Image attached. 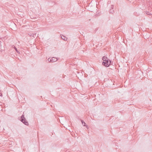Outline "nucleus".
<instances>
[{
  "label": "nucleus",
  "instance_id": "nucleus-1",
  "mask_svg": "<svg viewBox=\"0 0 152 152\" xmlns=\"http://www.w3.org/2000/svg\"><path fill=\"white\" fill-rule=\"evenodd\" d=\"M102 59L103 60L102 64L103 66L108 67L111 64V61L109 60L107 57L105 56H103Z\"/></svg>",
  "mask_w": 152,
  "mask_h": 152
},
{
  "label": "nucleus",
  "instance_id": "nucleus-2",
  "mask_svg": "<svg viewBox=\"0 0 152 152\" xmlns=\"http://www.w3.org/2000/svg\"><path fill=\"white\" fill-rule=\"evenodd\" d=\"M20 121L26 125H28V122L26 120L25 118L24 117V115L23 114L21 116Z\"/></svg>",
  "mask_w": 152,
  "mask_h": 152
},
{
  "label": "nucleus",
  "instance_id": "nucleus-3",
  "mask_svg": "<svg viewBox=\"0 0 152 152\" xmlns=\"http://www.w3.org/2000/svg\"><path fill=\"white\" fill-rule=\"evenodd\" d=\"M57 60V58H56L52 57L51 58H49L48 60L49 62H53L56 61Z\"/></svg>",
  "mask_w": 152,
  "mask_h": 152
},
{
  "label": "nucleus",
  "instance_id": "nucleus-4",
  "mask_svg": "<svg viewBox=\"0 0 152 152\" xmlns=\"http://www.w3.org/2000/svg\"><path fill=\"white\" fill-rule=\"evenodd\" d=\"M114 5H112L111 6V8L110 10V13L111 14H113L114 13L113 10Z\"/></svg>",
  "mask_w": 152,
  "mask_h": 152
},
{
  "label": "nucleus",
  "instance_id": "nucleus-5",
  "mask_svg": "<svg viewBox=\"0 0 152 152\" xmlns=\"http://www.w3.org/2000/svg\"><path fill=\"white\" fill-rule=\"evenodd\" d=\"M81 121L82 122V125L84 126H86L87 127V126L86 125V124L85 123V122L83 121L82 120H81ZM87 129H88V128L87 127Z\"/></svg>",
  "mask_w": 152,
  "mask_h": 152
},
{
  "label": "nucleus",
  "instance_id": "nucleus-6",
  "mask_svg": "<svg viewBox=\"0 0 152 152\" xmlns=\"http://www.w3.org/2000/svg\"><path fill=\"white\" fill-rule=\"evenodd\" d=\"M12 47L14 48L15 49V50H16L17 53H18V54H20V52L17 50V48L15 47V46L13 45Z\"/></svg>",
  "mask_w": 152,
  "mask_h": 152
},
{
  "label": "nucleus",
  "instance_id": "nucleus-7",
  "mask_svg": "<svg viewBox=\"0 0 152 152\" xmlns=\"http://www.w3.org/2000/svg\"><path fill=\"white\" fill-rule=\"evenodd\" d=\"M61 38L62 39H64V40H66L67 39V38L64 36H61Z\"/></svg>",
  "mask_w": 152,
  "mask_h": 152
},
{
  "label": "nucleus",
  "instance_id": "nucleus-8",
  "mask_svg": "<svg viewBox=\"0 0 152 152\" xmlns=\"http://www.w3.org/2000/svg\"><path fill=\"white\" fill-rule=\"evenodd\" d=\"M145 13L147 14V15H152V14L151 13L149 12V11H146L145 12Z\"/></svg>",
  "mask_w": 152,
  "mask_h": 152
},
{
  "label": "nucleus",
  "instance_id": "nucleus-9",
  "mask_svg": "<svg viewBox=\"0 0 152 152\" xmlns=\"http://www.w3.org/2000/svg\"><path fill=\"white\" fill-rule=\"evenodd\" d=\"M128 0L130 2H131V1H130V0Z\"/></svg>",
  "mask_w": 152,
  "mask_h": 152
},
{
  "label": "nucleus",
  "instance_id": "nucleus-10",
  "mask_svg": "<svg viewBox=\"0 0 152 152\" xmlns=\"http://www.w3.org/2000/svg\"><path fill=\"white\" fill-rule=\"evenodd\" d=\"M97 15V14H96L95 15V16H96Z\"/></svg>",
  "mask_w": 152,
  "mask_h": 152
}]
</instances>
